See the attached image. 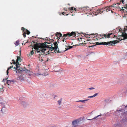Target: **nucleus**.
<instances>
[{"mask_svg":"<svg viewBox=\"0 0 127 127\" xmlns=\"http://www.w3.org/2000/svg\"><path fill=\"white\" fill-rule=\"evenodd\" d=\"M94 35H96V34H95Z\"/></svg>","mask_w":127,"mask_h":127,"instance_id":"nucleus-38","label":"nucleus"},{"mask_svg":"<svg viewBox=\"0 0 127 127\" xmlns=\"http://www.w3.org/2000/svg\"><path fill=\"white\" fill-rule=\"evenodd\" d=\"M62 98H61L57 101L58 103L60 105H61V104L62 103Z\"/></svg>","mask_w":127,"mask_h":127,"instance_id":"nucleus-12","label":"nucleus"},{"mask_svg":"<svg viewBox=\"0 0 127 127\" xmlns=\"http://www.w3.org/2000/svg\"><path fill=\"white\" fill-rule=\"evenodd\" d=\"M24 33H23V35L24 37H25L26 36V33L25 32H23Z\"/></svg>","mask_w":127,"mask_h":127,"instance_id":"nucleus-21","label":"nucleus"},{"mask_svg":"<svg viewBox=\"0 0 127 127\" xmlns=\"http://www.w3.org/2000/svg\"><path fill=\"white\" fill-rule=\"evenodd\" d=\"M34 49L36 50L37 53H42V54L47 55L52 52V50L50 49L48 46H46L45 44L40 43L35 44Z\"/></svg>","mask_w":127,"mask_h":127,"instance_id":"nucleus-1","label":"nucleus"},{"mask_svg":"<svg viewBox=\"0 0 127 127\" xmlns=\"http://www.w3.org/2000/svg\"><path fill=\"white\" fill-rule=\"evenodd\" d=\"M21 59L20 56H19L17 57V58L16 60V63H17V64L19 65V62H21Z\"/></svg>","mask_w":127,"mask_h":127,"instance_id":"nucleus-8","label":"nucleus"},{"mask_svg":"<svg viewBox=\"0 0 127 127\" xmlns=\"http://www.w3.org/2000/svg\"><path fill=\"white\" fill-rule=\"evenodd\" d=\"M73 10L75 11L76 10V8H74Z\"/></svg>","mask_w":127,"mask_h":127,"instance_id":"nucleus-33","label":"nucleus"},{"mask_svg":"<svg viewBox=\"0 0 127 127\" xmlns=\"http://www.w3.org/2000/svg\"><path fill=\"white\" fill-rule=\"evenodd\" d=\"M41 60L43 61V60L42 59H41Z\"/></svg>","mask_w":127,"mask_h":127,"instance_id":"nucleus-43","label":"nucleus"},{"mask_svg":"<svg viewBox=\"0 0 127 127\" xmlns=\"http://www.w3.org/2000/svg\"><path fill=\"white\" fill-rule=\"evenodd\" d=\"M89 47H91V46H89Z\"/></svg>","mask_w":127,"mask_h":127,"instance_id":"nucleus-44","label":"nucleus"},{"mask_svg":"<svg viewBox=\"0 0 127 127\" xmlns=\"http://www.w3.org/2000/svg\"><path fill=\"white\" fill-rule=\"evenodd\" d=\"M63 41H64V40H63Z\"/></svg>","mask_w":127,"mask_h":127,"instance_id":"nucleus-40","label":"nucleus"},{"mask_svg":"<svg viewBox=\"0 0 127 127\" xmlns=\"http://www.w3.org/2000/svg\"><path fill=\"white\" fill-rule=\"evenodd\" d=\"M92 34H91V35H92Z\"/></svg>","mask_w":127,"mask_h":127,"instance_id":"nucleus-39","label":"nucleus"},{"mask_svg":"<svg viewBox=\"0 0 127 127\" xmlns=\"http://www.w3.org/2000/svg\"><path fill=\"white\" fill-rule=\"evenodd\" d=\"M73 8H74L73 7H71L70 8H69V9L70 10H73Z\"/></svg>","mask_w":127,"mask_h":127,"instance_id":"nucleus-22","label":"nucleus"},{"mask_svg":"<svg viewBox=\"0 0 127 127\" xmlns=\"http://www.w3.org/2000/svg\"><path fill=\"white\" fill-rule=\"evenodd\" d=\"M92 120L93 119H88V120H90V121L91 120Z\"/></svg>","mask_w":127,"mask_h":127,"instance_id":"nucleus-35","label":"nucleus"},{"mask_svg":"<svg viewBox=\"0 0 127 127\" xmlns=\"http://www.w3.org/2000/svg\"><path fill=\"white\" fill-rule=\"evenodd\" d=\"M90 39H88L87 40L88 41H89L90 40Z\"/></svg>","mask_w":127,"mask_h":127,"instance_id":"nucleus-36","label":"nucleus"},{"mask_svg":"<svg viewBox=\"0 0 127 127\" xmlns=\"http://www.w3.org/2000/svg\"><path fill=\"white\" fill-rule=\"evenodd\" d=\"M16 68L17 69V70H19V67H20L18 66V65H18V64H17V63H16Z\"/></svg>","mask_w":127,"mask_h":127,"instance_id":"nucleus-19","label":"nucleus"},{"mask_svg":"<svg viewBox=\"0 0 127 127\" xmlns=\"http://www.w3.org/2000/svg\"><path fill=\"white\" fill-rule=\"evenodd\" d=\"M99 11L97 10V12H96L95 13V15H97V14H96V13H98V12H99Z\"/></svg>","mask_w":127,"mask_h":127,"instance_id":"nucleus-26","label":"nucleus"},{"mask_svg":"<svg viewBox=\"0 0 127 127\" xmlns=\"http://www.w3.org/2000/svg\"><path fill=\"white\" fill-rule=\"evenodd\" d=\"M101 116V114H100L99 115H98L97 116H95V117H94L92 119H95L97 118V117H98L99 116Z\"/></svg>","mask_w":127,"mask_h":127,"instance_id":"nucleus-20","label":"nucleus"},{"mask_svg":"<svg viewBox=\"0 0 127 127\" xmlns=\"http://www.w3.org/2000/svg\"><path fill=\"white\" fill-rule=\"evenodd\" d=\"M97 95V93H96L94 94V95H93V96L94 97H95V96H96Z\"/></svg>","mask_w":127,"mask_h":127,"instance_id":"nucleus-23","label":"nucleus"},{"mask_svg":"<svg viewBox=\"0 0 127 127\" xmlns=\"http://www.w3.org/2000/svg\"><path fill=\"white\" fill-rule=\"evenodd\" d=\"M127 26L125 27L124 30V33L123 34V36L124 39L127 38Z\"/></svg>","mask_w":127,"mask_h":127,"instance_id":"nucleus-5","label":"nucleus"},{"mask_svg":"<svg viewBox=\"0 0 127 127\" xmlns=\"http://www.w3.org/2000/svg\"><path fill=\"white\" fill-rule=\"evenodd\" d=\"M72 48V46H67V48H66V50H65V51H66V50H68L70 49H71V48Z\"/></svg>","mask_w":127,"mask_h":127,"instance_id":"nucleus-18","label":"nucleus"},{"mask_svg":"<svg viewBox=\"0 0 127 127\" xmlns=\"http://www.w3.org/2000/svg\"><path fill=\"white\" fill-rule=\"evenodd\" d=\"M111 7V6H109V7H106L105 9L107 11H110Z\"/></svg>","mask_w":127,"mask_h":127,"instance_id":"nucleus-15","label":"nucleus"},{"mask_svg":"<svg viewBox=\"0 0 127 127\" xmlns=\"http://www.w3.org/2000/svg\"><path fill=\"white\" fill-rule=\"evenodd\" d=\"M14 69H15V67H14Z\"/></svg>","mask_w":127,"mask_h":127,"instance_id":"nucleus-41","label":"nucleus"},{"mask_svg":"<svg viewBox=\"0 0 127 127\" xmlns=\"http://www.w3.org/2000/svg\"><path fill=\"white\" fill-rule=\"evenodd\" d=\"M7 80V79H4L3 80V81L4 82L5 80Z\"/></svg>","mask_w":127,"mask_h":127,"instance_id":"nucleus-31","label":"nucleus"},{"mask_svg":"<svg viewBox=\"0 0 127 127\" xmlns=\"http://www.w3.org/2000/svg\"><path fill=\"white\" fill-rule=\"evenodd\" d=\"M12 67H13V66H11L9 67L8 68V69L7 71H6V73H7V75H8V74L9 73V72H8L9 70Z\"/></svg>","mask_w":127,"mask_h":127,"instance_id":"nucleus-16","label":"nucleus"},{"mask_svg":"<svg viewBox=\"0 0 127 127\" xmlns=\"http://www.w3.org/2000/svg\"><path fill=\"white\" fill-rule=\"evenodd\" d=\"M67 11V10H66V11Z\"/></svg>","mask_w":127,"mask_h":127,"instance_id":"nucleus-42","label":"nucleus"},{"mask_svg":"<svg viewBox=\"0 0 127 127\" xmlns=\"http://www.w3.org/2000/svg\"><path fill=\"white\" fill-rule=\"evenodd\" d=\"M89 100V99H86L83 100H79L78 101H76V102H81L83 103H85V101H87Z\"/></svg>","mask_w":127,"mask_h":127,"instance_id":"nucleus-11","label":"nucleus"},{"mask_svg":"<svg viewBox=\"0 0 127 127\" xmlns=\"http://www.w3.org/2000/svg\"><path fill=\"white\" fill-rule=\"evenodd\" d=\"M112 34V33L108 34V35H106L104 34L103 35L105 38H109L110 37L109 36Z\"/></svg>","mask_w":127,"mask_h":127,"instance_id":"nucleus-13","label":"nucleus"},{"mask_svg":"<svg viewBox=\"0 0 127 127\" xmlns=\"http://www.w3.org/2000/svg\"><path fill=\"white\" fill-rule=\"evenodd\" d=\"M119 31L120 32H122V29H119Z\"/></svg>","mask_w":127,"mask_h":127,"instance_id":"nucleus-30","label":"nucleus"},{"mask_svg":"<svg viewBox=\"0 0 127 127\" xmlns=\"http://www.w3.org/2000/svg\"><path fill=\"white\" fill-rule=\"evenodd\" d=\"M93 97H94L93 95L88 97V98H92Z\"/></svg>","mask_w":127,"mask_h":127,"instance_id":"nucleus-28","label":"nucleus"},{"mask_svg":"<svg viewBox=\"0 0 127 127\" xmlns=\"http://www.w3.org/2000/svg\"><path fill=\"white\" fill-rule=\"evenodd\" d=\"M68 35L69 36H75L76 35V33L74 32H72L70 33H67L66 34H64V36H66L67 35Z\"/></svg>","mask_w":127,"mask_h":127,"instance_id":"nucleus-6","label":"nucleus"},{"mask_svg":"<svg viewBox=\"0 0 127 127\" xmlns=\"http://www.w3.org/2000/svg\"><path fill=\"white\" fill-rule=\"evenodd\" d=\"M64 13H64V12H63V13H62V14L64 15Z\"/></svg>","mask_w":127,"mask_h":127,"instance_id":"nucleus-34","label":"nucleus"},{"mask_svg":"<svg viewBox=\"0 0 127 127\" xmlns=\"http://www.w3.org/2000/svg\"><path fill=\"white\" fill-rule=\"evenodd\" d=\"M58 44L57 42H55L53 43V44H52L51 45H50L48 47L51 50H56L58 48L57 46Z\"/></svg>","mask_w":127,"mask_h":127,"instance_id":"nucleus-4","label":"nucleus"},{"mask_svg":"<svg viewBox=\"0 0 127 127\" xmlns=\"http://www.w3.org/2000/svg\"><path fill=\"white\" fill-rule=\"evenodd\" d=\"M25 103V102H21V104H23V103Z\"/></svg>","mask_w":127,"mask_h":127,"instance_id":"nucleus-32","label":"nucleus"},{"mask_svg":"<svg viewBox=\"0 0 127 127\" xmlns=\"http://www.w3.org/2000/svg\"><path fill=\"white\" fill-rule=\"evenodd\" d=\"M12 63L13 64H16V63H15V61L14 60H12Z\"/></svg>","mask_w":127,"mask_h":127,"instance_id":"nucleus-27","label":"nucleus"},{"mask_svg":"<svg viewBox=\"0 0 127 127\" xmlns=\"http://www.w3.org/2000/svg\"><path fill=\"white\" fill-rule=\"evenodd\" d=\"M95 89V88L93 87H91V88H90L89 89L90 90H93V89Z\"/></svg>","mask_w":127,"mask_h":127,"instance_id":"nucleus-24","label":"nucleus"},{"mask_svg":"<svg viewBox=\"0 0 127 127\" xmlns=\"http://www.w3.org/2000/svg\"><path fill=\"white\" fill-rule=\"evenodd\" d=\"M14 82V81L13 80H7V84L8 85H9L11 84H12Z\"/></svg>","mask_w":127,"mask_h":127,"instance_id":"nucleus-9","label":"nucleus"},{"mask_svg":"<svg viewBox=\"0 0 127 127\" xmlns=\"http://www.w3.org/2000/svg\"><path fill=\"white\" fill-rule=\"evenodd\" d=\"M117 43L116 41H111L109 42H104L99 43L98 42H96V45H112L113 44H115Z\"/></svg>","mask_w":127,"mask_h":127,"instance_id":"nucleus-3","label":"nucleus"},{"mask_svg":"<svg viewBox=\"0 0 127 127\" xmlns=\"http://www.w3.org/2000/svg\"><path fill=\"white\" fill-rule=\"evenodd\" d=\"M56 35L58 38H59L62 36V34L61 33H58L56 34Z\"/></svg>","mask_w":127,"mask_h":127,"instance_id":"nucleus-14","label":"nucleus"},{"mask_svg":"<svg viewBox=\"0 0 127 127\" xmlns=\"http://www.w3.org/2000/svg\"><path fill=\"white\" fill-rule=\"evenodd\" d=\"M83 10H86V8L85 7H84L83 9Z\"/></svg>","mask_w":127,"mask_h":127,"instance_id":"nucleus-29","label":"nucleus"},{"mask_svg":"<svg viewBox=\"0 0 127 127\" xmlns=\"http://www.w3.org/2000/svg\"><path fill=\"white\" fill-rule=\"evenodd\" d=\"M15 44L16 46L18 45L19 44V43L18 41L17 40L14 43Z\"/></svg>","mask_w":127,"mask_h":127,"instance_id":"nucleus-17","label":"nucleus"},{"mask_svg":"<svg viewBox=\"0 0 127 127\" xmlns=\"http://www.w3.org/2000/svg\"><path fill=\"white\" fill-rule=\"evenodd\" d=\"M6 103L5 101L2 98L0 99V104L2 108L1 109V111L2 114H4L6 112L7 109L6 107L5 104Z\"/></svg>","mask_w":127,"mask_h":127,"instance_id":"nucleus-2","label":"nucleus"},{"mask_svg":"<svg viewBox=\"0 0 127 127\" xmlns=\"http://www.w3.org/2000/svg\"><path fill=\"white\" fill-rule=\"evenodd\" d=\"M33 53H34L33 52V50H32V51H31V55H32L33 54Z\"/></svg>","mask_w":127,"mask_h":127,"instance_id":"nucleus-25","label":"nucleus"},{"mask_svg":"<svg viewBox=\"0 0 127 127\" xmlns=\"http://www.w3.org/2000/svg\"><path fill=\"white\" fill-rule=\"evenodd\" d=\"M79 123L78 120H76L73 121L72 122V125L73 126L77 125Z\"/></svg>","mask_w":127,"mask_h":127,"instance_id":"nucleus-7","label":"nucleus"},{"mask_svg":"<svg viewBox=\"0 0 127 127\" xmlns=\"http://www.w3.org/2000/svg\"><path fill=\"white\" fill-rule=\"evenodd\" d=\"M127 107V106H125V108H126Z\"/></svg>","mask_w":127,"mask_h":127,"instance_id":"nucleus-37","label":"nucleus"},{"mask_svg":"<svg viewBox=\"0 0 127 127\" xmlns=\"http://www.w3.org/2000/svg\"><path fill=\"white\" fill-rule=\"evenodd\" d=\"M24 28L22 27L21 28V30H23V32H25L27 34H29L30 33V32L28 31L27 30H25V29H24Z\"/></svg>","mask_w":127,"mask_h":127,"instance_id":"nucleus-10","label":"nucleus"}]
</instances>
